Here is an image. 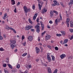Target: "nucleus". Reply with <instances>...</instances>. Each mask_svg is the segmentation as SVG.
<instances>
[{
	"label": "nucleus",
	"instance_id": "nucleus-1",
	"mask_svg": "<svg viewBox=\"0 0 73 73\" xmlns=\"http://www.w3.org/2000/svg\"><path fill=\"white\" fill-rule=\"evenodd\" d=\"M47 59L48 60V62H50L52 61L51 58H50V54L49 53H47Z\"/></svg>",
	"mask_w": 73,
	"mask_h": 73
},
{
	"label": "nucleus",
	"instance_id": "nucleus-2",
	"mask_svg": "<svg viewBox=\"0 0 73 73\" xmlns=\"http://www.w3.org/2000/svg\"><path fill=\"white\" fill-rule=\"evenodd\" d=\"M33 28V26L28 25V26H26L25 29L26 31H28L30 29H32Z\"/></svg>",
	"mask_w": 73,
	"mask_h": 73
},
{
	"label": "nucleus",
	"instance_id": "nucleus-3",
	"mask_svg": "<svg viewBox=\"0 0 73 73\" xmlns=\"http://www.w3.org/2000/svg\"><path fill=\"white\" fill-rule=\"evenodd\" d=\"M54 3L53 4H52V7L56 6V5H59V3H57V2L56 1L54 0L53 1Z\"/></svg>",
	"mask_w": 73,
	"mask_h": 73
},
{
	"label": "nucleus",
	"instance_id": "nucleus-4",
	"mask_svg": "<svg viewBox=\"0 0 73 73\" xmlns=\"http://www.w3.org/2000/svg\"><path fill=\"white\" fill-rule=\"evenodd\" d=\"M50 38V36L49 35H46V36L45 40H48Z\"/></svg>",
	"mask_w": 73,
	"mask_h": 73
},
{
	"label": "nucleus",
	"instance_id": "nucleus-5",
	"mask_svg": "<svg viewBox=\"0 0 73 73\" xmlns=\"http://www.w3.org/2000/svg\"><path fill=\"white\" fill-rule=\"evenodd\" d=\"M41 13L43 14H44L45 12H47V10L45 9V8H44L43 9H42V10Z\"/></svg>",
	"mask_w": 73,
	"mask_h": 73
},
{
	"label": "nucleus",
	"instance_id": "nucleus-6",
	"mask_svg": "<svg viewBox=\"0 0 73 73\" xmlns=\"http://www.w3.org/2000/svg\"><path fill=\"white\" fill-rule=\"evenodd\" d=\"M40 23L42 27V30L43 31V30H44V24L42 22H40Z\"/></svg>",
	"mask_w": 73,
	"mask_h": 73
},
{
	"label": "nucleus",
	"instance_id": "nucleus-7",
	"mask_svg": "<svg viewBox=\"0 0 73 73\" xmlns=\"http://www.w3.org/2000/svg\"><path fill=\"white\" fill-rule=\"evenodd\" d=\"M28 39L30 41H32L33 40V37L32 36H30L28 37Z\"/></svg>",
	"mask_w": 73,
	"mask_h": 73
},
{
	"label": "nucleus",
	"instance_id": "nucleus-8",
	"mask_svg": "<svg viewBox=\"0 0 73 73\" xmlns=\"http://www.w3.org/2000/svg\"><path fill=\"white\" fill-rule=\"evenodd\" d=\"M36 52L37 54H38V53L40 52V49L37 47H36Z\"/></svg>",
	"mask_w": 73,
	"mask_h": 73
},
{
	"label": "nucleus",
	"instance_id": "nucleus-9",
	"mask_svg": "<svg viewBox=\"0 0 73 73\" xmlns=\"http://www.w3.org/2000/svg\"><path fill=\"white\" fill-rule=\"evenodd\" d=\"M24 9V11L25 12V13H28V9H27V7H26V6H25L24 7H23Z\"/></svg>",
	"mask_w": 73,
	"mask_h": 73
},
{
	"label": "nucleus",
	"instance_id": "nucleus-10",
	"mask_svg": "<svg viewBox=\"0 0 73 73\" xmlns=\"http://www.w3.org/2000/svg\"><path fill=\"white\" fill-rule=\"evenodd\" d=\"M54 15V14L53 13V11H51L50 12V15L51 18L52 17V16Z\"/></svg>",
	"mask_w": 73,
	"mask_h": 73
},
{
	"label": "nucleus",
	"instance_id": "nucleus-11",
	"mask_svg": "<svg viewBox=\"0 0 73 73\" xmlns=\"http://www.w3.org/2000/svg\"><path fill=\"white\" fill-rule=\"evenodd\" d=\"M16 46V44H11L10 46H11V48L12 49H13L14 48H15V47Z\"/></svg>",
	"mask_w": 73,
	"mask_h": 73
},
{
	"label": "nucleus",
	"instance_id": "nucleus-12",
	"mask_svg": "<svg viewBox=\"0 0 73 73\" xmlns=\"http://www.w3.org/2000/svg\"><path fill=\"white\" fill-rule=\"evenodd\" d=\"M60 57L61 59H63L64 58L66 57V55H65V54H63L62 55H60Z\"/></svg>",
	"mask_w": 73,
	"mask_h": 73
},
{
	"label": "nucleus",
	"instance_id": "nucleus-13",
	"mask_svg": "<svg viewBox=\"0 0 73 73\" xmlns=\"http://www.w3.org/2000/svg\"><path fill=\"white\" fill-rule=\"evenodd\" d=\"M68 42V39H65L64 41L63 44H66L67 42Z\"/></svg>",
	"mask_w": 73,
	"mask_h": 73
},
{
	"label": "nucleus",
	"instance_id": "nucleus-14",
	"mask_svg": "<svg viewBox=\"0 0 73 73\" xmlns=\"http://www.w3.org/2000/svg\"><path fill=\"white\" fill-rule=\"evenodd\" d=\"M73 4V0H70V1L69 3V5L72 6Z\"/></svg>",
	"mask_w": 73,
	"mask_h": 73
},
{
	"label": "nucleus",
	"instance_id": "nucleus-15",
	"mask_svg": "<svg viewBox=\"0 0 73 73\" xmlns=\"http://www.w3.org/2000/svg\"><path fill=\"white\" fill-rule=\"evenodd\" d=\"M48 73H52V71L51 70V69L50 68H48Z\"/></svg>",
	"mask_w": 73,
	"mask_h": 73
},
{
	"label": "nucleus",
	"instance_id": "nucleus-16",
	"mask_svg": "<svg viewBox=\"0 0 73 73\" xmlns=\"http://www.w3.org/2000/svg\"><path fill=\"white\" fill-rule=\"evenodd\" d=\"M38 6L39 9V10H41V7H42V6H41V5H40V3H38Z\"/></svg>",
	"mask_w": 73,
	"mask_h": 73
},
{
	"label": "nucleus",
	"instance_id": "nucleus-17",
	"mask_svg": "<svg viewBox=\"0 0 73 73\" xmlns=\"http://www.w3.org/2000/svg\"><path fill=\"white\" fill-rule=\"evenodd\" d=\"M7 65H8V66L9 68H10V69H13V68H12V66L11 65V64H7Z\"/></svg>",
	"mask_w": 73,
	"mask_h": 73
},
{
	"label": "nucleus",
	"instance_id": "nucleus-18",
	"mask_svg": "<svg viewBox=\"0 0 73 73\" xmlns=\"http://www.w3.org/2000/svg\"><path fill=\"white\" fill-rule=\"evenodd\" d=\"M60 32L62 33L63 36H65L66 34V33H65V31H61Z\"/></svg>",
	"mask_w": 73,
	"mask_h": 73
},
{
	"label": "nucleus",
	"instance_id": "nucleus-19",
	"mask_svg": "<svg viewBox=\"0 0 73 73\" xmlns=\"http://www.w3.org/2000/svg\"><path fill=\"white\" fill-rule=\"evenodd\" d=\"M37 14H35V15H34L33 17V20H35L36 19V17H37Z\"/></svg>",
	"mask_w": 73,
	"mask_h": 73
},
{
	"label": "nucleus",
	"instance_id": "nucleus-20",
	"mask_svg": "<svg viewBox=\"0 0 73 73\" xmlns=\"http://www.w3.org/2000/svg\"><path fill=\"white\" fill-rule=\"evenodd\" d=\"M35 28L36 29H40V26L36 25L35 26Z\"/></svg>",
	"mask_w": 73,
	"mask_h": 73
},
{
	"label": "nucleus",
	"instance_id": "nucleus-21",
	"mask_svg": "<svg viewBox=\"0 0 73 73\" xmlns=\"http://www.w3.org/2000/svg\"><path fill=\"white\" fill-rule=\"evenodd\" d=\"M5 29H7L8 30H9V26L7 25H6L5 26Z\"/></svg>",
	"mask_w": 73,
	"mask_h": 73
},
{
	"label": "nucleus",
	"instance_id": "nucleus-22",
	"mask_svg": "<svg viewBox=\"0 0 73 73\" xmlns=\"http://www.w3.org/2000/svg\"><path fill=\"white\" fill-rule=\"evenodd\" d=\"M32 66L31 65H27V66H26V68H27L28 69H29V68H31Z\"/></svg>",
	"mask_w": 73,
	"mask_h": 73
},
{
	"label": "nucleus",
	"instance_id": "nucleus-23",
	"mask_svg": "<svg viewBox=\"0 0 73 73\" xmlns=\"http://www.w3.org/2000/svg\"><path fill=\"white\" fill-rule=\"evenodd\" d=\"M10 42H11L13 44H15L16 43V41L15 40H12V41H11Z\"/></svg>",
	"mask_w": 73,
	"mask_h": 73
},
{
	"label": "nucleus",
	"instance_id": "nucleus-24",
	"mask_svg": "<svg viewBox=\"0 0 73 73\" xmlns=\"http://www.w3.org/2000/svg\"><path fill=\"white\" fill-rule=\"evenodd\" d=\"M11 1L12 2V5H15V3H15V1L14 0H11Z\"/></svg>",
	"mask_w": 73,
	"mask_h": 73
},
{
	"label": "nucleus",
	"instance_id": "nucleus-25",
	"mask_svg": "<svg viewBox=\"0 0 73 73\" xmlns=\"http://www.w3.org/2000/svg\"><path fill=\"white\" fill-rule=\"evenodd\" d=\"M55 23L56 25H58V19H56L55 20Z\"/></svg>",
	"mask_w": 73,
	"mask_h": 73
},
{
	"label": "nucleus",
	"instance_id": "nucleus-26",
	"mask_svg": "<svg viewBox=\"0 0 73 73\" xmlns=\"http://www.w3.org/2000/svg\"><path fill=\"white\" fill-rule=\"evenodd\" d=\"M56 36H58V37H60V36H62V34H56Z\"/></svg>",
	"mask_w": 73,
	"mask_h": 73
},
{
	"label": "nucleus",
	"instance_id": "nucleus-27",
	"mask_svg": "<svg viewBox=\"0 0 73 73\" xmlns=\"http://www.w3.org/2000/svg\"><path fill=\"white\" fill-rule=\"evenodd\" d=\"M40 29H36V31L37 33H39L40 31Z\"/></svg>",
	"mask_w": 73,
	"mask_h": 73
},
{
	"label": "nucleus",
	"instance_id": "nucleus-28",
	"mask_svg": "<svg viewBox=\"0 0 73 73\" xmlns=\"http://www.w3.org/2000/svg\"><path fill=\"white\" fill-rule=\"evenodd\" d=\"M51 56L52 57V61H54V56L53 55H51Z\"/></svg>",
	"mask_w": 73,
	"mask_h": 73
},
{
	"label": "nucleus",
	"instance_id": "nucleus-29",
	"mask_svg": "<svg viewBox=\"0 0 73 73\" xmlns=\"http://www.w3.org/2000/svg\"><path fill=\"white\" fill-rule=\"evenodd\" d=\"M29 21L30 23V24H32V21H31V20L30 19H29Z\"/></svg>",
	"mask_w": 73,
	"mask_h": 73
},
{
	"label": "nucleus",
	"instance_id": "nucleus-30",
	"mask_svg": "<svg viewBox=\"0 0 73 73\" xmlns=\"http://www.w3.org/2000/svg\"><path fill=\"white\" fill-rule=\"evenodd\" d=\"M20 65L19 64H18L17 66V68H18V69H19V68H20Z\"/></svg>",
	"mask_w": 73,
	"mask_h": 73
},
{
	"label": "nucleus",
	"instance_id": "nucleus-31",
	"mask_svg": "<svg viewBox=\"0 0 73 73\" xmlns=\"http://www.w3.org/2000/svg\"><path fill=\"white\" fill-rule=\"evenodd\" d=\"M46 32V31H44L43 33H42L41 35L42 36H44V34H45V33Z\"/></svg>",
	"mask_w": 73,
	"mask_h": 73
},
{
	"label": "nucleus",
	"instance_id": "nucleus-32",
	"mask_svg": "<svg viewBox=\"0 0 73 73\" xmlns=\"http://www.w3.org/2000/svg\"><path fill=\"white\" fill-rule=\"evenodd\" d=\"M27 53H24L22 55V56H23V57H24V56H27Z\"/></svg>",
	"mask_w": 73,
	"mask_h": 73
},
{
	"label": "nucleus",
	"instance_id": "nucleus-33",
	"mask_svg": "<svg viewBox=\"0 0 73 73\" xmlns=\"http://www.w3.org/2000/svg\"><path fill=\"white\" fill-rule=\"evenodd\" d=\"M67 21H66L67 23H69V21H70V19L68 18L67 19Z\"/></svg>",
	"mask_w": 73,
	"mask_h": 73
},
{
	"label": "nucleus",
	"instance_id": "nucleus-34",
	"mask_svg": "<svg viewBox=\"0 0 73 73\" xmlns=\"http://www.w3.org/2000/svg\"><path fill=\"white\" fill-rule=\"evenodd\" d=\"M4 50L3 49V48H0V51H4Z\"/></svg>",
	"mask_w": 73,
	"mask_h": 73
},
{
	"label": "nucleus",
	"instance_id": "nucleus-35",
	"mask_svg": "<svg viewBox=\"0 0 73 73\" xmlns=\"http://www.w3.org/2000/svg\"><path fill=\"white\" fill-rule=\"evenodd\" d=\"M57 69H56L54 71V72H53V73H57Z\"/></svg>",
	"mask_w": 73,
	"mask_h": 73
},
{
	"label": "nucleus",
	"instance_id": "nucleus-36",
	"mask_svg": "<svg viewBox=\"0 0 73 73\" xmlns=\"http://www.w3.org/2000/svg\"><path fill=\"white\" fill-rule=\"evenodd\" d=\"M54 48L56 50H58V48L57 47H55Z\"/></svg>",
	"mask_w": 73,
	"mask_h": 73
},
{
	"label": "nucleus",
	"instance_id": "nucleus-37",
	"mask_svg": "<svg viewBox=\"0 0 73 73\" xmlns=\"http://www.w3.org/2000/svg\"><path fill=\"white\" fill-rule=\"evenodd\" d=\"M17 10V9H16V8L15 7L14 11L15 13H17V11H16Z\"/></svg>",
	"mask_w": 73,
	"mask_h": 73
},
{
	"label": "nucleus",
	"instance_id": "nucleus-38",
	"mask_svg": "<svg viewBox=\"0 0 73 73\" xmlns=\"http://www.w3.org/2000/svg\"><path fill=\"white\" fill-rule=\"evenodd\" d=\"M70 31L71 33H73V29H70Z\"/></svg>",
	"mask_w": 73,
	"mask_h": 73
},
{
	"label": "nucleus",
	"instance_id": "nucleus-39",
	"mask_svg": "<svg viewBox=\"0 0 73 73\" xmlns=\"http://www.w3.org/2000/svg\"><path fill=\"white\" fill-rule=\"evenodd\" d=\"M4 71L5 73H9L7 71V70H5V69H4Z\"/></svg>",
	"mask_w": 73,
	"mask_h": 73
},
{
	"label": "nucleus",
	"instance_id": "nucleus-40",
	"mask_svg": "<svg viewBox=\"0 0 73 73\" xmlns=\"http://www.w3.org/2000/svg\"><path fill=\"white\" fill-rule=\"evenodd\" d=\"M3 67L5 68V67H6V66H7V64H3Z\"/></svg>",
	"mask_w": 73,
	"mask_h": 73
},
{
	"label": "nucleus",
	"instance_id": "nucleus-41",
	"mask_svg": "<svg viewBox=\"0 0 73 73\" xmlns=\"http://www.w3.org/2000/svg\"><path fill=\"white\" fill-rule=\"evenodd\" d=\"M60 21H62V17L61 16V15H60Z\"/></svg>",
	"mask_w": 73,
	"mask_h": 73
},
{
	"label": "nucleus",
	"instance_id": "nucleus-42",
	"mask_svg": "<svg viewBox=\"0 0 73 73\" xmlns=\"http://www.w3.org/2000/svg\"><path fill=\"white\" fill-rule=\"evenodd\" d=\"M40 49L41 50H44V48H42V47L41 46H40Z\"/></svg>",
	"mask_w": 73,
	"mask_h": 73
},
{
	"label": "nucleus",
	"instance_id": "nucleus-43",
	"mask_svg": "<svg viewBox=\"0 0 73 73\" xmlns=\"http://www.w3.org/2000/svg\"><path fill=\"white\" fill-rule=\"evenodd\" d=\"M25 38V37H24V35H23L22 36V40H24Z\"/></svg>",
	"mask_w": 73,
	"mask_h": 73
},
{
	"label": "nucleus",
	"instance_id": "nucleus-44",
	"mask_svg": "<svg viewBox=\"0 0 73 73\" xmlns=\"http://www.w3.org/2000/svg\"><path fill=\"white\" fill-rule=\"evenodd\" d=\"M13 32L15 33H16V31H15V29H13Z\"/></svg>",
	"mask_w": 73,
	"mask_h": 73
},
{
	"label": "nucleus",
	"instance_id": "nucleus-45",
	"mask_svg": "<svg viewBox=\"0 0 73 73\" xmlns=\"http://www.w3.org/2000/svg\"><path fill=\"white\" fill-rule=\"evenodd\" d=\"M73 38V35H72L71 36L70 39V40H72Z\"/></svg>",
	"mask_w": 73,
	"mask_h": 73
},
{
	"label": "nucleus",
	"instance_id": "nucleus-46",
	"mask_svg": "<svg viewBox=\"0 0 73 73\" xmlns=\"http://www.w3.org/2000/svg\"><path fill=\"white\" fill-rule=\"evenodd\" d=\"M3 37L1 36H0V40H3Z\"/></svg>",
	"mask_w": 73,
	"mask_h": 73
},
{
	"label": "nucleus",
	"instance_id": "nucleus-47",
	"mask_svg": "<svg viewBox=\"0 0 73 73\" xmlns=\"http://www.w3.org/2000/svg\"><path fill=\"white\" fill-rule=\"evenodd\" d=\"M23 46H25V45L26 44V42H25L23 43Z\"/></svg>",
	"mask_w": 73,
	"mask_h": 73
},
{
	"label": "nucleus",
	"instance_id": "nucleus-48",
	"mask_svg": "<svg viewBox=\"0 0 73 73\" xmlns=\"http://www.w3.org/2000/svg\"><path fill=\"white\" fill-rule=\"evenodd\" d=\"M31 31L32 32H35V29H31Z\"/></svg>",
	"mask_w": 73,
	"mask_h": 73
},
{
	"label": "nucleus",
	"instance_id": "nucleus-49",
	"mask_svg": "<svg viewBox=\"0 0 73 73\" xmlns=\"http://www.w3.org/2000/svg\"><path fill=\"white\" fill-rule=\"evenodd\" d=\"M17 49H16L15 50H14V52L15 53H16V52H17Z\"/></svg>",
	"mask_w": 73,
	"mask_h": 73
},
{
	"label": "nucleus",
	"instance_id": "nucleus-50",
	"mask_svg": "<svg viewBox=\"0 0 73 73\" xmlns=\"http://www.w3.org/2000/svg\"><path fill=\"white\" fill-rule=\"evenodd\" d=\"M33 9V10H35V5L33 6L32 7Z\"/></svg>",
	"mask_w": 73,
	"mask_h": 73
},
{
	"label": "nucleus",
	"instance_id": "nucleus-51",
	"mask_svg": "<svg viewBox=\"0 0 73 73\" xmlns=\"http://www.w3.org/2000/svg\"><path fill=\"white\" fill-rule=\"evenodd\" d=\"M49 23H50V24H52L53 23V22H52V21H49Z\"/></svg>",
	"mask_w": 73,
	"mask_h": 73
},
{
	"label": "nucleus",
	"instance_id": "nucleus-52",
	"mask_svg": "<svg viewBox=\"0 0 73 73\" xmlns=\"http://www.w3.org/2000/svg\"><path fill=\"white\" fill-rule=\"evenodd\" d=\"M7 15V13H5L4 15V17H6Z\"/></svg>",
	"mask_w": 73,
	"mask_h": 73
},
{
	"label": "nucleus",
	"instance_id": "nucleus-53",
	"mask_svg": "<svg viewBox=\"0 0 73 73\" xmlns=\"http://www.w3.org/2000/svg\"><path fill=\"white\" fill-rule=\"evenodd\" d=\"M38 20H39V19L37 18V19H36V22H37V23H38V22H39Z\"/></svg>",
	"mask_w": 73,
	"mask_h": 73
},
{
	"label": "nucleus",
	"instance_id": "nucleus-54",
	"mask_svg": "<svg viewBox=\"0 0 73 73\" xmlns=\"http://www.w3.org/2000/svg\"><path fill=\"white\" fill-rule=\"evenodd\" d=\"M20 3L19 2L17 3V6L19 5H20Z\"/></svg>",
	"mask_w": 73,
	"mask_h": 73
},
{
	"label": "nucleus",
	"instance_id": "nucleus-55",
	"mask_svg": "<svg viewBox=\"0 0 73 73\" xmlns=\"http://www.w3.org/2000/svg\"><path fill=\"white\" fill-rule=\"evenodd\" d=\"M3 37H4V38H6V37H7V36H6V35H5V34H3Z\"/></svg>",
	"mask_w": 73,
	"mask_h": 73
},
{
	"label": "nucleus",
	"instance_id": "nucleus-56",
	"mask_svg": "<svg viewBox=\"0 0 73 73\" xmlns=\"http://www.w3.org/2000/svg\"><path fill=\"white\" fill-rule=\"evenodd\" d=\"M37 1H38V3H40V4L41 1H40V0H37Z\"/></svg>",
	"mask_w": 73,
	"mask_h": 73
},
{
	"label": "nucleus",
	"instance_id": "nucleus-57",
	"mask_svg": "<svg viewBox=\"0 0 73 73\" xmlns=\"http://www.w3.org/2000/svg\"><path fill=\"white\" fill-rule=\"evenodd\" d=\"M47 47H48V48H49L50 49H51V47H50V46L49 45H48V46H47Z\"/></svg>",
	"mask_w": 73,
	"mask_h": 73
},
{
	"label": "nucleus",
	"instance_id": "nucleus-58",
	"mask_svg": "<svg viewBox=\"0 0 73 73\" xmlns=\"http://www.w3.org/2000/svg\"><path fill=\"white\" fill-rule=\"evenodd\" d=\"M11 29V30H12L13 31V30L14 29L12 27H9V29Z\"/></svg>",
	"mask_w": 73,
	"mask_h": 73
},
{
	"label": "nucleus",
	"instance_id": "nucleus-59",
	"mask_svg": "<svg viewBox=\"0 0 73 73\" xmlns=\"http://www.w3.org/2000/svg\"><path fill=\"white\" fill-rule=\"evenodd\" d=\"M36 61V62H38V61H39V59H36L35 60Z\"/></svg>",
	"mask_w": 73,
	"mask_h": 73
},
{
	"label": "nucleus",
	"instance_id": "nucleus-60",
	"mask_svg": "<svg viewBox=\"0 0 73 73\" xmlns=\"http://www.w3.org/2000/svg\"><path fill=\"white\" fill-rule=\"evenodd\" d=\"M6 62L8 63L9 62V60H8V58H7V59Z\"/></svg>",
	"mask_w": 73,
	"mask_h": 73
},
{
	"label": "nucleus",
	"instance_id": "nucleus-61",
	"mask_svg": "<svg viewBox=\"0 0 73 73\" xmlns=\"http://www.w3.org/2000/svg\"><path fill=\"white\" fill-rule=\"evenodd\" d=\"M38 45H40V46H41V45H42V44L41 43H39Z\"/></svg>",
	"mask_w": 73,
	"mask_h": 73
},
{
	"label": "nucleus",
	"instance_id": "nucleus-62",
	"mask_svg": "<svg viewBox=\"0 0 73 73\" xmlns=\"http://www.w3.org/2000/svg\"><path fill=\"white\" fill-rule=\"evenodd\" d=\"M70 27H73V24H71V25H70Z\"/></svg>",
	"mask_w": 73,
	"mask_h": 73
},
{
	"label": "nucleus",
	"instance_id": "nucleus-63",
	"mask_svg": "<svg viewBox=\"0 0 73 73\" xmlns=\"http://www.w3.org/2000/svg\"><path fill=\"white\" fill-rule=\"evenodd\" d=\"M38 41H40V37H39L38 38Z\"/></svg>",
	"mask_w": 73,
	"mask_h": 73
},
{
	"label": "nucleus",
	"instance_id": "nucleus-64",
	"mask_svg": "<svg viewBox=\"0 0 73 73\" xmlns=\"http://www.w3.org/2000/svg\"><path fill=\"white\" fill-rule=\"evenodd\" d=\"M55 13H56V15H58V12H57V11H55Z\"/></svg>",
	"mask_w": 73,
	"mask_h": 73
}]
</instances>
